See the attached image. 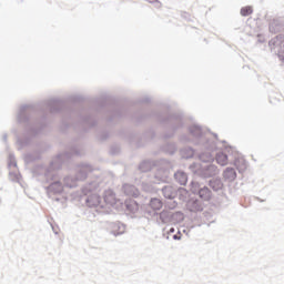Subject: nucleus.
Wrapping results in <instances>:
<instances>
[{"instance_id":"obj_9","label":"nucleus","mask_w":284,"mask_h":284,"mask_svg":"<svg viewBox=\"0 0 284 284\" xmlns=\"http://www.w3.org/2000/svg\"><path fill=\"white\" fill-rule=\"evenodd\" d=\"M227 174H231L232 176H236V172H234V169H227L225 171V175L227 176Z\"/></svg>"},{"instance_id":"obj_3","label":"nucleus","mask_w":284,"mask_h":284,"mask_svg":"<svg viewBox=\"0 0 284 284\" xmlns=\"http://www.w3.org/2000/svg\"><path fill=\"white\" fill-rule=\"evenodd\" d=\"M150 206L152 207V210L159 211L161 210V207H163V202H161V200L159 199H152L150 202Z\"/></svg>"},{"instance_id":"obj_4","label":"nucleus","mask_w":284,"mask_h":284,"mask_svg":"<svg viewBox=\"0 0 284 284\" xmlns=\"http://www.w3.org/2000/svg\"><path fill=\"white\" fill-rule=\"evenodd\" d=\"M200 199H203V201H209L210 199V189L203 187L199 191Z\"/></svg>"},{"instance_id":"obj_7","label":"nucleus","mask_w":284,"mask_h":284,"mask_svg":"<svg viewBox=\"0 0 284 284\" xmlns=\"http://www.w3.org/2000/svg\"><path fill=\"white\" fill-rule=\"evenodd\" d=\"M148 3H155V8H162V3L159 0H146Z\"/></svg>"},{"instance_id":"obj_8","label":"nucleus","mask_w":284,"mask_h":284,"mask_svg":"<svg viewBox=\"0 0 284 284\" xmlns=\"http://www.w3.org/2000/svg\"><path fill=\"white\" fill-rule=\"evenodd\" d=\"M170 191H171L170 187H164V189H163V194H164V196H165L166 199H172V195L168 194Z\"/></svg>"},{"instance_id":"obj_6","label":"nucleus","mask_w":284,"mask_h":284,"mask_svg":"<svg viewBox=\"0 0 284 284\" xmlns=\"http://www.w3.org/2000/svg\"><path fill=\"white\" fill-rule=\"evenodd\" d=\"M240 12L242 17H250V14L254 12V9H252V7L250 6H246V7H243Z\"/></svg>"},{"instance_id":"obj_5","label":"nucleus","mask_w":284,"mask_h":284,"mask_svg":"<svg viewBox=\"0 0 284 284\" xmlns=\"http://www.w3.org/2000/svg\"><path fill=\"white\" fill-rule=\"evenodd\" d=\"M216 162L219 165H225L227 163V155L224 153H219L216 155Z\"/></svg>"},{"instance_id":"obj_1","label":"nucleus","mask_w":284,"mask_h":284,"mask_svg":"<svg viewBox=\"0 0 284 284\" xmlns=\"http://www.w3.org/2000/svg\"><path fill=\"white\" fill-rule=\"evenodd\" d=\"M175 180L178 181V183H180V185H185L187 183V174H185L184 172H176Z\"/></svg>"},{"instance_id":"obj_10","label":"nucleus","mask_w":284,"mask_h":284,"mask_svg":"<svg viewBox=\"0 0 284 284\" xmlns=\"http://www.w3.org/2000/svg\"><path fill=\"white\" fill-rule=\"evenodd\" d=\"M219 187H221V182H217Z\"/></svg>"},{"instance_id":"obj_2","label":"nucleus","mask_w":284,"mask_h":284,"mask_svg":"<svg viewBox=\"0 0 284 284\" xmlns=\"http://www.w3.org/2000/svg\"><path fill=\"white\" fill-rule=\"evenodd\" d=\"M105 203H109L110 205H113V203H116V196L114 195V192L106 191L104 195Z\"/></svg>"}]
</instances>
